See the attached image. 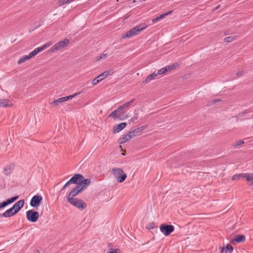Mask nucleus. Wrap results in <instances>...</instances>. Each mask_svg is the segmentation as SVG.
Masks as SVG:
<instances>
[{"mask_svg":"<svg viewBox=\"0 0 253 253\" xmlns=\"http://www.w3.org/2000/svg\"><path fill=\"white\" fill-rule=\"evenodd\" d=\"M12 170V168L11 166H7L4 169V172L5 174L8 175L10 174Z\"/></svg>","mask_w":253,"mask_h":253,"instance_id":"31","label":"nucleus"},{"mask_svg":"<svg viewBox=\"0 0 253 253\" xmlns=\"http://www.w3.org/2000/svg\"><path fill=\"white\" fill-rule=\"evenodd\" d=\"M70 41L68 39H65L54 44L49 50V52H55L66 48L69 44Z\"/></svg>","mask_w":253,"mask_h":253,"instance_id":"4","label":"nucleus"},{"mask_svg":"<svg viewBox=\"0 0 253 253\" xmlns=\"http://www.w3.org/2000/svg\"><path fill=\"white\" fill-rule=\"evenodd\" d=\"M172 11V10L169 11L167 12L164 13L160 15V16H158L159 20L164 18L165 16H167V15L171 14Z\"/></svg>","mask_w":253,"mask_h":253,"instance_id":"32","label":"nucleus"},{"mask_svg":"<svg viewBox=\"0 0 253 253\" xmlns=\"http://www.w3.org/2000/svg\"><path fill=\"white\" fill-rule=\"evenodd\" d=\"M52 44V42H48L45 43L44 45H43L41 47H39L36 48H35L34 50H33L32 52H31L29 56L31 58L35 56L36 55H37L38 53L40 52L41 51H42L43 50L45 49V48L49 47L51 44Z\"/></svg>","mask_w":253,"mask_h":253,"instance_id":"10","label":"nucleus"},{"mask_svg":"<svg viewBox=\"0 0 253 253\" xmlns=\"http://www.w3.org/2000/svg\"><path fill=\"white\" fill-rule=\"evenodd\" d=\"M83 176L81 174H76L69 180L70 182L78 184L80 181L82 179Z\"/></svg>","mask_w":253,"mask_h":253,"instance_id":"20","label":"nucleus"},{"mask_svg":"<svg viewBox=\"0 0 253 253\" xmlns=\"http://www.w3.org/2000/svg\"><path fill=\"white\" fill-rule=\"evenodd\" d=\"M160 230L165 236H168L174 231V227L172 225L163 224L160 226Z\"/></svg>","mask_w":253,"mask_h":253,"instance_id":"8","label":"nucleus"},{"mask_svg":"<svg viewBox=\"0 0 253 253\" xmlns=\"http://www.w3.org/2000/svg\"><path fill=\"white\" fill-rule=\"evenodd\" d=\"M82 191V188H80V186H76L69 193L67 196V201H70V199H74V197L77 195Z\"/></svg>","mask_w":253,"mask_h":253,"instance_id":"11","label":"nucleus"},{"mask_svg":"<svg viewBox=\"0 0 253 253\" xmlns=\"http://www.w3.org/2000/svg\"><path fill=\"white\" fill-rule=\"evenodd\" d=\"M107 56H108L107 53H101L100 55L97 56L95 57V60L96 61H100L101 60H104L107 58Z\"/></svg>","mask_w":253,"mask_h":253,"instance_id":"28","label":"nucleus"},{"mask_svg":"<svg viewBox=\"0 0 253 253\" xmlns=\"http://www.w3.org/2000/svg\"><path fill=\"white\" fill-rule=\"evenodd\" d=\"M146 128V126H141V127H138L134 129L133 130L128 132L126 135H124L121 137L118 140V143L119 144H124L131 140L132 138L136 136H138L141 134V132Z\"/></svg>","mask_w":253,"mask_h":253,"instance_id":"1","label":"nucleus"},{"mask_svg":"<svg viewBox=\"0 0 253 253\" xmlns=\"http://www.w3.org/2000/svg\"><path fill=\"white\" fill-rule=\"evenodd\" d=\"M135 120L134 118H131L130 121H132V122H134V121Z\"/></svg>","mask_w":253,"mask_h":253,"instance_id":"42","label":"nucleus"},{"mask_svg":"<svg viewBox=\"0 0 253 253\" xmlns=\"http://www.w3.org/2000/svg\"><path fill=\"white\" fill-rule=\"evenodd\" d=\"M246 237L244 235H237L235 238L231 241V243L234 244L235 243H241L245 241Z\"/></svg>","mask_w":253,"mask_h":253,"instance_id":"19","label":"nucleus"},{"mask_svg":"<svg viewBox=\"0 0 253 253\" xmlns=\"http://www.w3.org/2000/svg\"><path fill=\"white\" fill-rule=\"evenodd\" d=\"M159 76L158 74V72H154L152 74L148 76L144 81H143V83L145 84H147L149 83L151 81L154 80L156 79Z\"/></svg>","mask_w":253,"mask_h":253,"instance_id":"17","label":"nucleus"},{"mask_svg":"<svg viewBox=\"0 0 253 253\" xmlns=\"http://www.w3.org/2000/svg\"><path fill=\"white\" fill-rule=\"evenodd\" d=\"M100 82L98 79L97 77H96L92 80V81L91 82V84L92 85H96L97 84H98Z\"/></svg>","mask_w":253,"mask_h":253,"instance_id":"33","label":"nucleus"},{"mask_svg":"<svg viewBox=\"0 0 253 253\" xmlns=\"http://www.w3.org/2000/svg\"><path fill=\"white\" fill-rule=\"evenodd\" d=\"M120 110L117 109L113 111L109 116V117H111L114 120H116L117 118L118 114L120 112Z\"/></svg>","mask_w":253,"mask_h":253,"instance_id":"30","label":"nucleus"},{"mask_svg":"<svg viewBox=\"0 0 253 253\" xmlns=\"http://www.w3.org/2000/svg\"><path fill=\"white\" fill-rule=\"evenodd\" d=\"M16 214V212H15L13 208H11L10 209L5 211L2 214V216L5 217H8L12 216Z\"/></svg>","mask_w":253,"mask_h":253,"instance_id":"22","label":"nucleus"},{"mask_svg":"<svg viewBox=\"0 0 253 253\" xmlns=\"http://www.w3.org/2000/svg\"><path fill=\"white\" fill-rule=\"evenodd\" d=\"M122 155L124 156L125 155L126 151L124 150H122Z\"/></svg>","mask_w":253,"mask_h":253,"instance_id":"40","label":"nucleus"},{"mask_svg":"<svg viewBox=\"0 0 253 253\" xmlns=\"http://www.w3.org/2000/svg\"><path fill=\"white\" fill-rule=\"evenodd\" d=\"M79 94L80 93H76L75 94L59 98L52 102H50L49 104L52 107H56L58 106L59 104H62L64 102L68 101L69 99H72L73 98H74V97H75L76 96Z\"/></svg>","mask_w":253,"mask_h":253,"instance_id":"6","label":"nucleus"},{"mask_svg":"<svg viewBox=\"0 0 253 253\" xmlns=\"http://www.w3.org/2000/svg\"><path fill=\"white\" fill-rule=\"evenodd\" d=\"M233 38L232 37H228L225 38L224 41L226 42H231L233 41Z\"/></svg>","mask_w":253,"mask_h":253,"instance_id":"38","label":"nucleus"},{"mask_svg":"<svg viewBox=\"0 0 253 253\" xmlns=\"http://www.w3.org/2000/svg\"><path fill=\"white\" fill-rule=\"evenodd\" d=\"M148 25L145 23H141L137 25L128 31L126 34L122 36L123 39L129 38L138 35L139 33L145 29Z\"/></svg>","mask_w":253,"mask_h":253,"instance_id":"2","label":"nucleus"},{"mask_svg":"<svg viewBox=\"0 0 253 253\" xmlns=\"http://www.w3.org/2000/svg\"><path fill=\"white\" fill-rule=\"evenodd\" d=\"M126 125L127 124L125 122L121 123L120 124L116 125L114 126L113 128V132L114 133H118L122 130H123L124 128H125Z\"/></svg>","mask_w":253,"mask_h":253,"instance_id":"14","label":"nucleus"},{"mask_svg":"<svg viewBox=\"0 0 253 253\" xmlns=\"http://www.w3.org/2000/svg\"><path fill=\"white\" fill-rule=\"evenodd\" d=\"M75 0H58L57 4L58 6H62L64 5L68 4Z\"/></svg>","mask_w":253,"mask_h":253,"instance_id":"26","label":"nucleus"},{"mask_svg":"<svg viewBox=\"0 0 253 253\" xmlns=\"http://www.w3.org/2000/svg\"><path fill=\"white\" fill-rule=\"evenodd\" d=\"M134 101V99H132L129 101L126 102L123 105H121L118 109L121 111V110L124 109L125 108L128 107L129 106H130L133 102Z\"/></svg>","mask_w":253,"mask_h":253,"instance_id":"27","label":"nucleus"},{"mask_svg":"<svg viewBox=\"0 0 253 253\" xmlns=\"http://www.w3.org/2000/svg\"><path fill=\"white\" fill-rule=\"evenodd\" d=\"M107 253H120V251L118 249H111Z\"/></svg>","mask_w":253,"mask_h":253,"instance_id":"37","label":"nucleus"},{"mask_svg":"<svg viewBox=\"0 0 253 253\" xmlns=\"http://www.w3.org/2000/svg\"><path fill=\"white\" fill-rule=\"evenodd\" d=\"M178 66L179 64L177 63L166 66L159 69L157 71L158 74L159 76H162L169 74L172 70L176 69Z\"/></svg>","mask_w":253,"mask_h":253,"instance_id":"5","label":"nucleus"},{"mask_svg":"<svg viewBox=\"0 0 253 253\" xmlns=\"http://www.w3.org/2000/svg\"><path fill=\"white\" fill-rule=\"evenodd\" d=\"M233 250V248L230 245L227 244L224 248H222L221 253H231Z\"/></svg>","mask_w":253,"mask_h":253,"instance_id":"24","label":"nucleus"},{"mask_svg":"<svg viewBox=\"0 0 253 253\" xmlns=\"http://www.w3.org/2000/svg\"><path fill=\"white\" fill-rule=\"evenodd\" d=\"M113 74L112 72L110 70L106 71L102 74L98 75L97 77L100 82L103 81L104 79L106 78L107 77Z\"/></svg>","mask_w":253,"mask_h":253,"instance_id":"21","label":"nucleus"},{"mask_svg":"<svg viewBox=\"0 0 253 253\" xmlns=\"http://www.w3.org/2000/svg\"><path fill=\"white\" fill-rule=\"evenodd\" d=\"M30 59H31V58L29 55L23 56L18 61L17 64L20 65L23 62H24L26 61L29 60Z\"/></svg>","mask_w":253,"mask_h":253,"instance_id":"29","label":"nucleus"},{"mask_svg":"<svg viewBox=\"0 0 253 253\" xmlns=\"http://www.w3.org/2000/svg\"><path fill=\"white\" fill-rule=\"evenodd\" d=\"M244 141L243 140H238L237 141L236 143L234 144V146L235 147H237L239 145H241L242 144H243L244 143Z\"/></svg>","mask_w":253,"mask_h":253,"instance_id":"35","label":"nucleus"},{"mask_svg":"<svg viewBox=\"0 0 253 253\" xmlns=\"http://www.w3.org/2000/svg\"><path fill=\"white\" fill-rule=\"evenodd\" d=\"M68 202L81 211L85 209L86 207V204L84 202L77 198L70 199Z\"/></svg>","mask_w":253,"mask_h":253,"instance_id":"7","label":"nucleus"},{"mask_svg":"<svg viewBox=\"0 0 253 253\" xmlns=\"http://www.w3.org/2000/svg\"><path fill=\"white\" fill-rule=\"evenodd\" d=\"M246 173H239L234 175L232 177V180H239L242 178H245L246 179Z\"/></svg>","mask_w":253,"mask_h":253,"instance_id":"25","label":"nucleus"},{"mask_svg":"<svg viewBox=\"0 0 253 253\" xmlns=\"http://www.w3.org/2000/svg\"><path fill=\"white\" fill-rule=\"evenodd\" d=\"M13 104L12 102L6 99H0V108L12 107Z\"/></svg>","mask_w":253,"mask_h":253,"instance_id":"15","label":"nucleus"},{"mask_svg":"<svg viewBox=\"0 0 253 253\" xmlns=\"http://www.w3.org/2000/svg\"><path fill=\"white\" fill-rule=\"evenodd\" d=\"M42 199V198L41 196H34L31 200L30 205L32 207L37 208L40 205Z\"/></svg>","mask_w":253,"mask_h":253,"instance_id":"12","label":"nucleus"},{"mask_svg":"<svg viewBox=\"0 0 253 253\" xmlns=\"http://www.w3.org/2000/svg\"><path fill=\"white\" fill-rule=\"evenodd\" d=\"M90 179L89 178L84 179L83 176V178L81 180L78 185L80 186V188H82V191L83 189H85L90 183Z\"/></svg>","mask_w":253,"mask_h":253,"instance_id":"13","label":"nucleus"},{"mask_svg":"<svg viewBox=\"0 0 253 253\" xmlns=\"http://www.w3.org/2000/svg\"><path fill=\"white\" fill-rule=\"evenodd\" d=\"M18 198V196H15L14 197H12L10 199H8L2 203H0V209L4 208L5 207L7 206L8 205L13 203Z\"/></svg>","mask_w":253,"mask_h":253,"instance_id":"16","label":"nucleus"},{"mask_svg":"<svg viewBox=\"0 0 253 253\" xmlns=\"http://www.w3.org/2000/svg\"><path fill=\"white\" fill-rule=\"evenodd\" d=\"M220 5H217V6L216 7V8H215V10H216V9H219V8H220Z\"/></svg>","mask_w":253,"mask_h":253,"instance_id":"41","label":"nucleus"},{"mask_svg":"<svg viewBox=\"0 0 253 253\" xmlns=\"http://www.w3.org/2000/svg\"><path fill=\"white\" fill-rule=\"evenodd\" d=\"M252 118L253 119V115H252Z\"/></svg>","mask_w":253,"mask_h":253,"instance_id":"44","label":"nucleus"},{"mask_svg":"<svg viewBox=\"0 0 253 253\" xmlns=\"http://www.w3.org/2000/svg\"><path fill=\"white\" fill-rule=\"evenodd\" d=\"M27 219L32 222H35L37 221L39 217V212L33 210H29L26 212Z\"/></svg>","mask_w":253,"mask_h":253,"instance_id":"9","label":"nucleus"},{"mask_svg":"<svg viewBox=\"0 0 253 253\" xmlns=\"http://www.w3.org/2000/svg\"><path fill=\"white\" fill-rule=\"evenodd\" d=\"M133 2H135V0H134L133 1Z\"/></svg>","mask_w":253,"mask_h":253,"instance_id":"43","label":"nucleus"},{"mask_svg":"<svg viewBox=\"0 0 253 253\" xmlns=\"http://www.w3.org/2000/svg\"><path fill=\"white\" fill-rule=\"evenodd\" d=\"M24 204V200H21L15 203L13 206H12V208L13 210H14L15 212H16V213L20 210L21 208H23Z\"/></svg>","mask_w":253,"mask_h":253,"instance_id":"18","label":"nucleus"},{"mask_svg":"<svg viewBox=\"0 0 253 253\" xmlns=\"http://www.w3.org/2000/svg\"><path fill=\"white\" fill-rule=\"evenodd\" d=\"M71 183L70 182V181L69 180L68 182L66 183V184L63 186V187L62 188L61 191L62 190H64Z\"/></svg>","mask_w":253,"mask_h":253,"instance_id":"36","label":"nucleus"},{"mask_svg":"<svg viewBox=\"0 0 253 253\" xmlns=\"http://www.w3.org/2000/svg\"><path fill=\"white\" fill-rule=\"evenodd\" d=\"M159 20V17H157L156 18L152 19V22L153 23H155L157 22Z\"/></svg>","mask_w":253,"mask_h":253,"instance_id":"39","label":"nucleus"},{"mask_svg":"<svg viewBox=\"0 0 253 253\" xmlns=\"http://www.w3.org/2000/svg\"><path fill=\"white\" fill-rule=\"evenodd\" d=\"M245 74V72L243 70H239L236 73V76L238 77H240Z\"/></svg>","mask_w":253,"mask_h":253,"instance_id":"34","label":"nucleus"},{"mask_svg":"<svg viewBox=\"0 0 253 253\" xmlns=\"http://www.w3.org/2000/svg\"><path fill=\"white\" fill-rule=\"evenodd\" d=\"M246 180L249 185L253 186V173H246Z\"/></svg>","mask_w":253,"mask_h":253,"instance_id":"23","label":"nucleus"},{"mask_svg":"<svg viewBox=\"0 0 253 253\" xmlns=\"http://www.w3.org/2000/svg\"><path fill=\"white\" fill-rule=\"evenodd\" d=\"M111 172L115 179L120 183L124 181L127 177L126 174L121 168H113Z\"/></svg>","mask_w":253,"mask_h":253,"instance_id":"3","label":"nucleus"}]
</instances>
